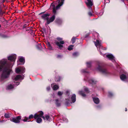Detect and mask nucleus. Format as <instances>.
<instances>
[{
    "label": "nucleus",
    "mask_w": 128,
    "mask_h": 128,
    "mask_svg": "<svg viewBox=\"0 0 128 128\" xmlns=\"http://www.w3.org/2000/svg\"><path fill=\"white\" fill-rule=\"evenodd\" d=\"M0 37L2 38H5L6 37V36L4 34H2L1 33H0Z\"/></svg>",
    "instance_id": "obj_31"
},
{
    "label": "nucleus",
    "mask_w": 128,
    "mask_h": 128,
    "mask_svg": "<svg viewBox=\"0 0 128 128\" xmlns=\"http://www.w3.org/2000/svg\"><path fill=\"white\" fill-rule=\"evenodd\" d=\"M56 8L55 6L53 5L52 10L54 14L49 20H48L47 21V23L48 24H49L50 22H53L54 20L56 18L55 15L56 14Z\"/></svg>",
    "instance_id": "obj_6"
},
{
    "label": "nucleus",
    "mask_w": 128,
    "mask_h": 128,
    "mask_svg": "<svg viewBox=\"0 0 128 128\" xmlns=\"http://www.w3.org/2000/svg\"><path fill=\"white\" fill-rule=\"evenodd\" d=\"M62 57V56L60 55H58L57 56V58H60Z\"/></svg>",
    "instance_id": "obj_48"
},
{
    "label": "nucleus",
    "mask_w": 128,
    "mask_h": 128,
    "mask_svg": "<svg viewBox=\"0 0 128 128\" xmlns=\"http://www.w3.org/2000/svg\"><path fill=\"white\" fill-rule=\"evenodd\" d=\"M4 116L6 118H8L10 117V116L8 114H5L4 115Z\"/></svg>",
    "instance_id": "obj_37"
},
{
    "label": "nucleus",
    "mask_w": 128,
    "mask_h": 128,
    "mask_svg": "<svg viewBox=\"0 0 128 128\" xmlns=\"http://www.w3.org/2000/svg\"><path fill=\"white\" fill-rule=\"evenodd\" d=\"M50 86H48L47 87L46 90L48 91H49L50 90Z\"/></svg>",
    "instance_id": "obj_43"
},
{
    "label": "nucleus",
    "mask_w": 128,
    "mask_h": 128,
    "mask_svg": "<svg viewBox=\"0 0 128 128\" xmlns=\"http://www.w3.org/2000/svg\"><path fill=\"white\" fill-rule=\"evenodd\" d=\"M76 38L74 37H73L72 39L71 42L72 44H74L75 42Z\"/></svg>",
    "instance_id": "obj_28"
},
{
    "label": "nucleus",
    "mask_w": 128,
    "mask_h": 128,
    "mask_svg": "<svg viewBox=\"0 0 128 128\" xmlns=\"http://www.w3.org/2000/svg\"><path fill=\"white\" fill-rule=\"evenodd\" d=\"M87 0L88 2L86 3V4L88 7L90 8L93 5L92 2L91 0Z\"/></svg>",
    "instance_id": "obj_17"
},
{
    "label": "nucleus",
    "mask_w": 128,
    "mask_h": 128,
    "mask_svg": "<svg viewBox=\"0 0 128 128\" xmlns=\"http://www.w3.org/2000/svg\"><path fill=\"white\" fill-rule=\"evenodd\" d=\"M51 5H52V4H51Z\"/></svg>",
    "instance_id": "obj_54"
},
{
    "label": "nucleus",
    "mask_w": 128,
    "mask_h": 128,
    "mask_svg": "<svg viewBox=\"0 0 128 128\" xmlns=\"http://www.w3.org/2000/svg\"><path fill=\"white\" fill-rule=\"evenodd\" d=\"M79 54L78 53V52H75L72 54V55L74 57L78 56Z\"/></svg>",
    "instance_id": "obj_26"
},
{
    "label": "nucleus",
    "mask_w": 128,
    "mask_h": 128,
    "mask_svg": "<svg viewBox=\"0 0 128 128\" xmlns=\"http://www.w3.org/2000/svg\"><path fill=\"white\" fill-rule=\"evenodd\" d=\"M69 91H66V95H68V96L69 95Z\"/></svg>",
    "instance_id": "obj_47"
},
{
    "label": "nucleus",
    "mask_w": 128,
    "mask_h": 128,
    "mask_svg": "<svg viewBox=\"0 0 128 128\" xmlns=\"http://www.w3.org/2000/svg\"><path fill=\"white\" fill-rule=\"evenodd\" d=\"M113 95V94L111 92H108V96L110 97H112Z\"/></svg>",
    "instance_id": "obj_36"
},
{
    "label": "nucleus",
    "mask_w": 128,
    "mask_h": 128,
    "mask_svg": "<svg viewBox=\"0 0 128 128\" xmlns=\"http://www.w3.org/2000/svg\"><path fill=\"white\" fill-rule=\"evenodd\" d=\"M104 1L106 2V0H104Z\"/></svg>",
    "instance_id": "obj_55"
},
{
    "label": "nucleus",
    "mask_w": 128,
    "mask_h": 128,
    "mask_svg": "<svg viewBox=\"0 0 128 128\" xmlns=\"http://www.w3.org/2000/svg\"><path fill=\"white\" fill-rule=\"evenodd\" d=\"M14 82L15 83V84H14V86H15V85H16V86H18V85L19 84V83L18 82Z\"/></svg>",
    "instance_id": "obj_42"
},
{
    "label": "nucleus",
    "mask_w": 128,
    "mask_h": 128,
    "mask_svg": "<svg viewBox=\"0 0 128 128\" xmlns=\"http://www.w3.org/2000/svg\"><path fill=\"white\" fill-rule=\"evenodd\" d=\"M106 56L113 62H115V58L112 54H108L106 55Z\"/></svg>",
    "instance_id": "obj_13"
},
{
    "label": "nucleus",
    "mask_w": 128,
    "mask_h": 128,
    "mask_svg": "<svg viewBox=\"0 0 128 128\" xmlns=\"http://www.w3.org/2000/svg\"><path fill=\"white\" fill-rule=\"evenodd\" d=\"M14 88V86L12 85V84H10L9 85H8L6 87L7 90H10L11 89Z\"/></svg>",
    "instance_id": "obj_21"
},
{
    "label": "nucleus",
    "mask_w": 128,
    "mask_h": 128,
    "mask_svg": "<svg viewBox=\"0 0 128 128\" xmlns=\"http://www.w3.org/2000/svg\"><path fill=\"white\" fill-rule=\"evenodd\" d=\"M122 72V71H120V73H121Z\"/></svg>",
    "instance_id": "obj_52"
},
{
    "label": "nucleus",
    "mask_w": 128,
    "mask_h": 128,
    "mask_svg": "<svg viewBox=\"0 0 128 128\" xmlns=\"http://www.w3.org/2000/svg\"><path fill=\"white\" fill-rule=\"evenodd\" d=\"M51 86L52 87L54 90H56L58 89L59 88V86L56 85L54 84H51Z\"/></svg>",
    "instance_id": "obj_16"
},
{
    "label": "nucleus",
    "mask_w": 128,
    "mask_h": 128,
    "mask_svg": "<svg viewBox=\"0 0 128 128\" xmlns=\"http://www.w3.org/2000/svg\"><path fill=\"white\" fill-rule=\"evenodd\" d=\"M88 15L90 16H92V13L91 12H88Z\"/></svg>",
    "instance_id": "obj_39"
},
{
    "label": "nucleus",
    "mask_w": 128,
    "mask_h": 128,
    "mask_svg": "<svg viewBox=\"0 0 128 128\" xmlns=\"http://www.w3.org/2000/svg\"><path fill=\"white\" fill-rule=\"evenodd\" d=\"M70 103V102H66V104L67 105H68V103Z\"/></svg>",
    "instance_id": "obj_49"
},
{
    "label": "nucleus",
    "mask_w": 128,
    "mask_h": 128,
    "mask_svg": "<svg viewBox=\"0 0 128 128\" xmlns=\"http://www.w3.org/2000/svg\"><path fill=\"white\" fill-rule=\"evenodd\" d=\"M64 0H57L55 3V4L56 5V9H59L64 4Z\"/></svg>",
    "instance_id": "obj_8"
},
{
    "label": "nucleus",
    "mask_w": 128,
    "mask_h": 128,
    "mask_svg": "<svg viewBox=\"0 0 128 128\" xmlns=\"http://www.w3.org/2000/svg\"><path fill=\"white\" fill-rule=\"evenodd\" d=\"M44 117L45 118V119H46V120H48L50 121V117L49 116H48V115L46 116H45V117Z\"/></svg>",
    "instance_id": "obj_29"
},
{
    "label": "nucleus",
    "mask_w": 128,
    "mask_h": 128,
    "mask_svg": "<svg viewBox=\"0 0 128 128\" xmlns=\"http://www.w3.org/2000/svg\"><path fill=\"white\" fill-rule=\"evenodd\" d=\"M48 48L49 50H53V48L51 46V45L50 46H48Z\"/></svg>",
    "instance_id": "obj_38"
},
{
    "label": "nucleus",
    "mask_w": 128,
    "mask_h": 128,
    "mask_svg": "<svg viewBox=\"0 0 128 128\" xmlns=\"http://www.w3.org/2000/svg\"><path fill=\"white\" fill-rule=\"evenodd\" d=\"M73 46H74L73 45L69 46H68V49L69 50H70L72 49Z\"/></svg>",
    "instance_id": "obj_27"
},
{
    "label": "nucleus",
    "mask_w": 128,
    "mask_h": 128,
    "mask_svg": "<svg viewBox=\"0 0 128 128\" xmlns=\"http://www.w3.org/2000/svg\"><path fill=\"white\" fill-rule=\"evenodd\" d=\"M94 36L95 37L94 39H96V42H94L95 45L97 47L98 50L100 51V54L101 55L104 56V55L100 51V48L104 50H106V48L104 49L102 48V46L101 44V41H99L98 40H97L99 38V34L97 32L95 33V34H94Z\"/></svg>",
    "instance_id": "obj_2"
},
{
    "label": "nucleus",
    "mask_w": 128,
    "mask_h": 128,
    "mask_svg": "<svg viewBox=\"0 0 128 128\" xmlns=\"http://www.w3.org/2000/svg\"><path fill=\"white\" fill-rule=\"evenodd\" d=\"M71 100L73 103L75 102L76 101V95L75 94H73L71 98Z\"/></svg>",
    "instance_id": "obj_19"
},
{
    "label": "nucleus",
    "mask_w": 128,
    "mask_h": 128,
    "mask_svg": "<svg viewBox=\"0 0 128 128\" xmlns=\"http://www.w3.org/2000/svg\"><path fill=\"white\" fill-rule=\"evenodd\" d=\"M28 119V118L25 117H24V118L22 120L24 122H26Z\"/></svg>",
    "instance_id": "obj_33"
},
{
    "label": "nucleus",
    "mask_w": 128,
    "mask_h": 128,
    "mask_svg": "<svg viewBox=\"0 0 128 128\" xmlns=\"http://www.w3.org/2000/svg\"><path fill=\"white\" fill-rule=\"evenodd\" d=\"M93 101L96 104H98L100 102L98 98H93L92 97Z\"/></svg>",
    "instance_id": "obj_18"
},
{
    "label": "nucleus",
    "mask_w": 128,
    "mask_h": 128,
    "mask_svg": "<svg viewBox=\"0 0 128 128\" xmlns=\"http://www.w3.org/2000/svg\"><path fill=\"white\" fill-rule=\"evenodd\" d=\"M98 66L97 69L98 70L105 75H106L109 74V72L101 64L100 62H98Z\"/></svg>",
    "instance_id": "obj_4"
},
{
    "label": "nucleus",
    "mask_w": 128,
    "mask_h": 128,
    "mask_svg": "<svg viewBox=\"0 0 128 128\" xmlns=\"http://www.w3.org/2000/svg\"><path fill=\"white\" fill-rule=\"evenodd\" d=\"M55 104L57 106H60V103L58 99H56L55 100Z\"/></svg>",
    "instance_id": "obj_20"
},
{
    "label": "nucleus",
    "mask_w": 128,
    "mask_h": 128,
    "mask_svg": "<svg viewBox=\"0 0 128 128\" xmlns=\"http://www.w3.org/2000/svg\"><path fill=\"white\" fill-rule=\"evenodd\" d=\"M57 40L58 41H56L55 42V43L56 45L58 46L59 48L61 49L63 47V44L64 42L62 40V38L60 37H58L57 38Z\"/></svg>",
    "instance_id": "obj_5"
},
{
    "label": "nucleus",
    "mask_w": 128,
    "mask_h": 128,
    "mask_svg": "<svg viewBox=\"0 0 128 128\" xmlns=\"http://www.w3.org/2000/svg\"><path fill=\"white\" fill-rule=\"evenodd\" d=\"M44 113L42 111H40V114H35L34 116V118L36 119V122L38 123H40L42 122V120L41 118H42L44 120L45 118L44 116H43Z\"/></svg>",
    "instance_id": "obj_3"
},
{
    "label": "nucleus",
    "mask_w": 128,
    "mask_h": 128,
    "mask_svg": "<svg viewBox=\"0 0 128 128\" xmlns=\"http://www.w3.org/2000/svg\"><path fill=\"white\" fill-rule=\"evenodd\" d=\"M24 77V76L22 74L18 75L16 76H13L12 79L13 80L16 81L18 80H23Z\"/></svg>",
    "instance_id": "obj_11"
},
{
    "label": "nucleus",
    "mask_w": 128,
    "mask_h": 128,
    "mask_svg": "<svg viewBox=\"0 0 128 128\" xmlns=\"http://www.w3.org/2000/svg\"><path fill=\"white\" fill-rule=\"evenodd\" d=\"M123 74L120 76V78L121 80L124 81H128V75L126 72L123 71Z\"/></svg>",
    "instance_id": "obj_7"
},
{
    "label": "nucleus",
    "mask_w": 128,
    "mask_h": 128,
    "mask_svg": "<svg viewBox=\"0 0 128 128\" xmlns=\"http://www.w3.org/2000/svg\"><path fill=\"white\" fill-rule=\"evenodd\" d=\"M63 94V92H61L60 91H59L58 92V94L59 96H62V94Z\"/></svg>",
    "instance_id": "obj_30"
},
{
    "label": "nucleus",
    "mask_w": 128,
    "mask_h": 128,
    "mask_svg": "<svg viewBox=\"0 0 128 128\" xmlns=\"http://www.w3.org/2000/svg\"><path fill=\"white\" fill-rule=\"evenodd\" d=\"M26 24H25V25H24V26H23V27L24 28H25V27H26Z\"/></svg>",
    "instance_id": "obj_50"
},
{
    "label": "nucleus",
    "mask_w": 128,
    "mask_h": 128,
    "mask_svg": "<svg viewBox=\"0 0 128 128\" xmlns=\"http://www.w3.org/2000/svg\"><path fill=\"white\" fill-rule=\"evenodd\" d=\"M25 62V60L23 57H21L19 59V62L18 61L17 65L23 64Z\"/></svg>",
    "instance_id": "obj_14"
},
{
    "label": "nucleus",
    "mask_w": 128,
    "mask_h": 128,
    "mask_svg": "<svg viewBox=\"0 0 128 128\" xmlns=\"http://www.w3.org/2000/svg\"><path fill=\"white\" fill-rule=\"evenodd\" d=\"M16 58V55L13 54L8 57V60L11 62H8L6 59H4L0 60V72L2 70L1 79L3 80L9 76L12 72V64H14Z\"/></svg>",
    "instance_id": "obj_1"
},
{
    "label": "nucleus",
    "mask_w": 128,
    "mask_h": 128,
    "mask_svg": "<svg viewBox=\"0 0 128 128\" xmlns=\"http://www.w3.org/2000/svg\"><path fill=\"white\" fill-rule=\"evenodd\" d=\"M79 94L83 97H85L86 96V95L84 93V92L82 91H79Z\"/></svg>",
    "instance_id": "obj_24"
},
{
    "label": "nucleus",
    "mask_w": 128,
    "mask_h": 128,
    "mask_svg": "<svg viewBox=\"0 0 128 128\" xmlns=\"http://www.w3.org/2000/svg\"><path fill=\"white\" fill-rule=\"evenodd\" d=\"M36 48L38 50H41L42 48V46L41 44H38L36 46Z\"/></svg>",
    "instance_id": "obj_25"
},
{
    "label": "nucleus",
    "mask_w": 128,
    "mask_h": 128,
    "mask_svg": "<svg viewBox=\"0 0 128 128\" xmlns=\"http://www.w3.org/2000/svg\"><path fill=\"white\" fill-rule=\"evenodd\" d=\"M60 77H59V79H57V78H56V79H55L56 81H57V82L59 81H60Z\"/></svg>",
    "instance_id": "obj_46"
},
{
    "label": "nucleus",
    "mask_w": 128,
    "mask_h": 128,
    "mask_svg": "<svg viewBox=\"0 0 128 128\" xmlns=\"http://www.w3.org/2000/svg\"><path fill=\"white\" fill-rule=\"evenodd\" d=\"M103 12H100V13H99V15L100 16H101L102 15V14H103Z\"/></svg>",
    "instance_id": "obj_45"
},
{
    "label": "nucleus",
    "mask_w": 128,
    "mask_h": 128,
    "mask_svg": "<svg viewBox=\"0 0 128 128\" xmlns=\"http://www.w3.org/2000/svg\"><path fill=\"white\" fill-rule=\"evenodd\" d=\"M56 22L58 24H60L62 22V20L60 18H57L56 20Z\"/></svg>",
    "instance_id": "obj_22"
},
{
    "label": "nucleus",
    "mask_w": 128,
    "mask_h": 128,
    "mask_svg": "<svg viewBox=\"0 0 128 128\" xmlns=\"http://www.w3.org/2000/svg\"><path fill=\"white\" fill-rule=\"evenodd\" d=\"M92 62V61H90L86 62V64L88 68H90L91 67Z\"/></svg>",
    "instance_id": "obj_23"
},
{
    "label": "nucleus",
    "mask_w": 128,
    "mask_h": 128,
    "mask_svg": "<svg viewBox=\"0 0 128 128\" xmlns=\"http://www.w3.org/2000/svg\"><path fill=\"white\" fill-rule=\"evenodd\" d=\"M127 111V108H126V109H125V111Z\"/></svg>",
    "instance_id": "obj_51"
},
{
    "label": "nucleus",
    "mask_w": 128,
    "mask_h": 128,
    "mask_svg": "<svg viewBox=\"0 0 128 128\" xmlns=\"http://www.w3.org/2000/svg\"><path fill=\"white\" fill-rule=\"evenodd\" d=\"M84 80H85L88 81L89 83L93 85L96 84V81L95 80L93 79L88 80V79L86 80L85 78H84Z\"/></svg>",
    "instance_id": "obj_15"
},
{
    "label": "nucleus",
    "mask_w": 128,
    "mask_h": 128,
    "mask_svg": "<svg viewBox=\"0 0 128 128\" xmlns=\"http://www.w3.org/2000/svg\"><path fill=\"white\" fill-rule=\"evenodd\" d=\"M84 91L86 92H88V88H84Z\"/></svg>",
    "instance_id": "obj_41"
},
{
    "label": "nucleus",
    "mask_w": 128,
    "mask_h": 128,
    "mask_svg": "<svg viewBox=\"0 0 128 128\" xmlns=\"http://www.w3.org/2000/svg\"><path fill=\"white\" fill-rule=\"evenodd\" d=\"M25 69L23 67H20L16 69V72L17 74H22L25 72Z\"/></svg>",
    "instance_id": "obj_10"
},
{
    "label": "nucleus",
    "mask_w": 128,
    "mask_h": 128,
    "mask_svg": "<svg viewBox=\"0 0 128 128\" xmlns=\"http://www.w3.org/2000/svg\"><path fill=\"white\" fill-rule=\"evenodd\" d=\"M21 118L20 116H18L16 118H13L10 119V121L15 123H19L20 122V120Z\"/></svg>",
    "instance_id": "obj_12"
},
{
    "label": "nucleus",
    "mask_w": 128,
    "mask_h": 128,
    "mask_svg": "<svg viewBox=\"0 0 128 128\" xmlns=\"http://www.w3.org/2000/svg\"><path fill=\"white\" fill-rule=\"evenodd\" d=\"M43 46H45V45L44 44H43Z\"/></svg>",
    "instance_id": "obj_53"
},
{
    "label": "nucleus",
    "mask_w": 128,
    "mask_h": 128,
    "mask_svg": "<svg viewBox=\"0 0 128 128\" xmlns=\"http://www.w3.org/2000/svg\"><path fill=\"white\" fill-rule=\"evenodd\" d=\"M45 12H42L40 13L39 15H40L42 14L41 16L42 18L45 20H46L47 21L49 19V17L50 16V14L47 13L46 14H43Z\"/></svg>",
    "instance_id": "obj_9"
},
{
    "label": "nucleus",
    "mask_w": 128,
    "mask_h": 128,
    "mask_svg": "<svg viewBox=\"0 0 128 128\" xmlns=\"http://www.w3.org/2000/svg\"><path fill=\"white\" fill-rule=\"evenodd\" d=\"M46 44L48 47L51 45L50 43L49 42H48Z\"/></svg>",
    "instance_id": "obj_44"
},
{
    "label": "nucleus",
    "mask_w": 128,
    "mask_h": 128,
    "mask_svg": "<svg viewBox=\"0 0 128 128\" xmlns=\"http://www.w3.org/2000/svg\"><path fill=\"white\" fill-rule=\"evenodd\" d=\"M63 121L64 122H68V120L67 118H65L64 119V118H63Z\"/></svg>",
    "instance_id": "obj_40"
},
{
    "label": "nucleus",
    "mask_w": 128,
    "mask_h": 128,
    "mask_svg": "<svg viewBox=\"0 0 128 128\" xmlns=\"http://www.w3.org/2000/svg\"><path fill=\"white\" fill-rule=\"evenodd\" d=\"M33 118H34V116L32 114L30 115L28 118V119Z\"/></svg>",
    "instance_id": "obj_32"
},
{
    "label": "nucleus",
    "mask_w": 128,
    "mask_h": 128,
    "mask_svg": "<svg viewBox=\"0 0 128 128\" xmlns=\"http://www.w3.org/2000/svg\"><path fill=\"white\" fill-rule=\"evenodd\" d=\"M81 72L82 73H87L88 72L86 71V69H83L81 70Z\"/></svg>",
    "instance_id": "obj_34"
},
{
    "label": "nucleus",
    "mask_w": 128,
    "mask_h": 128,
    "mask_svg": "<svg viewBox=\"0 0 128 128\" xmlns=\"http://www.w3.org/2000/svg\"><path fill=\"white\" fill-rule=\"evenodd\" d=\"M4 13V12L2 11V10L1 9V7L0 6V14H3Z\"/></svg>",
    "instance_id": "obj_35"
}]
</instances>
